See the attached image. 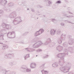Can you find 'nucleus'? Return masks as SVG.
I'll return each instance as SVG.
<instances>
[{
  "label": "nucleus",
  "instance_id": "f257e3e1",
  "mask_svg": "<svg viewBox=\"0 0 74 74\" xmlns=\"http://www.w3.org/2000/svg\"><path fill=\"white\" fill-rule=\"evenodd\" d=\"M61 2L60 1H57V3H60Z\"/></svg>",
  "mask_w": 74,
  "mask_h": 74
}]
</instances>
